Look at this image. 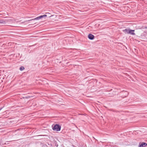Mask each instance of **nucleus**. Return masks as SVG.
Listing matches in <instances>:
<instances>
[{
    "label": "nucleus",
    "mask_w": 147,
    "mask_h": 147,
    "mask_svg": "<svg viewBox=\"0 0 147 147\" xmlns=\"http://www.w3.org/2000/svg\"><path fill=\"white\" fill-rule=\"evenodd\" d=\"M3 107H1L0 108V111L2 109Z\"/></svg>",
    "instance_id": "nucleus-11"
},
{
    "label": "nucleus",
    "mask_w": 147,
    "mask_h": 147,
    "mask_svg": "<svg viewBox=\"0 0 147 147\" xmlns=\"http://www.w3.org/2000/svg\"><path fill=\"white\" fill-rule=\"evenodd\" d=\"M89 82L90 83H96L97 82V80L96 79H92L90 80Z\"/></svg>",
    "instance_id": "nucleus-6"
},
{
    "label": "nucleus",
    "mask_w": 147,
    "mask_h": 147,
    "mask_svg": "<svg viewBox=\"0 0 147 147\" xmlns=\"http://www.w3.org/2000/svg\"><path fill=\"white\" fill-rule=\"evenodd\" d=\"M46 13L48 14H50V13Z\"/></svg>",
    "instance_id": "nucleus-12"
},
{
    "label": "nucleus",
    "mask_w": 147,
    "mask_h": 147,
    "mask_svg": "<svg viewBox=\"0 0 147 147\" xmlns=\"http://www.w3.org/2000/svg\"><path fill=\"white\" fill-rule=\"evenodd\" d=\"M47 16V15L44 14L43 15L40 16L39 17H38L34 19H31L30 20H29V21H31L32 20H38L40 19L43 18H45Z\"/></svg>",
    "instance_id": "nucleus-2"
},
{
    "label": "nucleus",
    "mask_w": 147,
    "mask_h": 147,
    "mask_svg": "<svg viewBox=\"0 0 147 147\" xmlns=\"http://www.w3.org/2000/svg\"><path fill=\"white\" fill-rule=\"evenodd\" d=\"M55 146H57H57H58V145H57H57H55Z\"/></svg>",
    "instance_id": "nucleus-13"
},
{
    "label": "nucleus",
    "mask_w": 147,
    "mask_h": 147,
    "mask_svg": "<svg viewBox=\"0 0 147 147\" xmlns=\"http://www.w3.org/2000/svg\"><path fill=\"white\" fill-rule=\"evenodd\" d=\"M89 39L90 40H93L94 38V36L91 34H89L88 36Z\"/></svg>",
    "instance_id": "nucleus-4"
},
{
    "label": "nucleus",
    "mask_w": 147,
    "mask_h": 147,
    "mask_svg": "<svg viewBox=\"0 0 147 147\" xmlns=\"http://www.w3.org/2000/svg\"><path fill=\"white\" fill-rule=\"evenodd\" d=\"M134 30H130L129 32V34H130L132 35H135V33L134 32Z\"/></svg>",
    "instance_id": "nucleus-5"
},
{
    "label": "nucleus",
    "mask_w": 147,
    "mask_h": 147,
    "mask_svg": "<svg viewBox=\"0 0 147 147\" xmlns=\"http://www.w3.org/2000/svg\"><path fill=\"white\" fill-rule=\"evenodd\" d=\"M30 96H28V97H23V98H30Z\"/></svg>",
    "instance_id": "nucleus-10"
},
{
    "label": "nucleus",
    "mask_w": 147,
    "mask_h": 147,
    "mask_svg": "<svg viewBox=\"0 0 147 147\" xmlns=\"http://www.w3.org/2000/svg\"><path fill=\"white\" fill-rule=\"evenodd\" d=\"M52 129L53 130L56 131H59L61 129V126L57 124L53 125L52 126Z\"/></svg>",
    "instance_id": "nucleus-1"
},
{
    "label": "nucleus",
    "mask_w": 147,
    "mask_h": 147,
    "mask_svg": "<svg viewBox=\"0 0 147 147\" xmlns=\"http://www.w3.org/2000/svg\"><path fill=\"white\" fill-rule=\"evenodd\" d=\"M147 145V144L145 142L140 143L138 146L139 147H145Z\"/></svg>",
    "instance_id": "nucleus-3"
},
{
    "label": "nucleus",
    "mask_w": 147,
    "mask_h": 147,
    "mask_svg": "<svg viewBox=\"0 0 147 147\" xmlns=\"http://www.w3.org/2000/svg\"><path fill=\"white\" fill-rule=\"evenodd\" d=\"M5 22L1 20H0V23L1 24H4Z\"/></svg>",
    "instance_id": "nucleus-9"
},
{
    "label": "nucleus",
    "mask_w": 147,
    "mask_h": 147,
    "mask_svg": "<svg viewBox=\"0 0 147 147\" xmlns=\"http://www.w3.org/2000/svg\"><path fill=\"white\" fill-rule=\"evenodd\" d=\"M55 146H57H57H58V145H57H57H55Z\"/></svg>",
    "instance_id": "nucleus-15"
},
{
    "label": "nucleus",
    "mask_w": 147,
    "mask_h": 147,
    "mask_svg": "<svg viewBox=\"0 0 147 147\" xmlns=\"http://www.w3.org/2000/svg\"><path fill=\"white\" fill-rule=\"evenodd\" d=\"M55 146H57H57H58V145H57H57H55Z\"/></svg>",
    "instance_id": "nucleus-14"
},
{
    "label": "nucleus",
    "mask_w": 147,
    "mask_h": 147,
    "mask_svg": "<svg viewBox=\"0 0 147 147\" xmlns=\"http://www.w3.org/2000/svg\"><path fill=\"white\" fill-rule=\"evenodd\" d=\"M130 30L125 29L123 30V32L125 33L129 34V32Z\"/></svg>",
    "instance_id": "nucleus-7"
},
{
    "label": "nucleus",
    "mask_w": 147,
    "mask_h": 147,
    "mask_svg": "<svg viewBox=\"0 0 147 147\" xmlns=\"http://www.w3.org/2000/svg\"><path fill=\"white\" fill-rule=\"evenodd\" d=\"M24 68L23 66H21L20 68V70L21 71H22V70H24Z\"/></svg>",
    "instance_id": "nucleus-8"
}]
</instances>
